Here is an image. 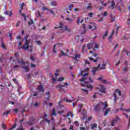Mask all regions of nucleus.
Returning <instances> with one entry per match:
<instances>
[{
    "instance_id": "nucleus-15",
    "label": "nucleus",
    "mask_w": 130,
    "mask_h": 130,
    "mask_svg": "<svg viewBox=\"0 0 130 130\" xmlns=\"http://www.w3.org/2000/svg\"><path fill=\"white\" fill-rule=\"evenodd\" d=\"M93 45L95 49H99V48H100V44L96 41L93 42Z\"/></svg>"
},
{
    "instance_id": "nucleus-62",
    "label": "nucleus",
    "mask_w": 130,
    "mask_h": 130,
    "mask_svg": "<svg viewBox=\"0 0 130 130\" xmlns=\"http://www.w3.org/2000/svg\"><path fill=\"white\" fill-rule=\"evenodd\" d=\"M79 128L80 130H85V128L84 127H80Z\"/></svg>"
},
{
    "instance_id": "nucleus-55",
    "label": "nucleus",
    "mask_w": 130,
    "mask_h": 130,
    "mask_svg": "<svg viewBox=\"0 0 130 130\" xmlns=\"http://www.w3.org/2000/svg\"><path fill=\"white\" fill-rule=\"evenodd\" d=\"M103 79V77L102 76H101L100 77L98 78V81H101Z\"/></svg>"
},
{
    "instance_id": "nucleus-52",
    "label": "nucleus",
    "mask_w": 130,
    "mask_h": 130,
    "mask_svg": "<svg viewBox=\"0 0 130 130\" xmlns=\"http://www.w3.org/2000/svg\"><path fill=\"white\" fill-rule=\"evenodd\" d=\"M127 67H125L123 69V72H127Z\"/></svg>"
},
{
    "instance_id": "nucleus-22",
    "label": "nucleus",
    "mask_w": 130,
    "mask_h": 130,
    "mask_svg": "<svg viewBox=\"0 0 130 130\" xmlns=\"http://www.w3.org/2000/svg\"><path fill=\"white\" fill-rule=\"evenodd\" d=\"M63 27V23L62 22H60L59 23V26H55L54 27V29H59V28H62Z\"/></svg>"
},
{
    "instance_id": "nucleus-7",
    "label": "nucleus",
    "mask_w": 130,
    "mask_h": 130,
    "mask_svg": "<svg viewBox=\"0 0 130 130\" xmlns=\"http://www.w3.org/2000/svg\"><path fill=\"white\" fill-rule=\"evenodd\" d=\"M106 62L104 61L102 66H101L100 64H99L97 66V68L98 70H105L106 69Z\"/></svg>"
},
{
    "instance_id": "nucleus-2",
    "label": "nucleus",
    "mask_w": 130,
    "mask_h": 130,
    "mask_svg": "<svg viewBox=\"0 0 130 130\" xmlns=\"http://www.w3.org/2000/svg\"><path fill=\"white\" fill-rule=\"evenodd\" d=\"M29 37V35H27L25 36L24 39L25 40V42L23 46H21L20 48L23 49V50H27V49H29V48H30L29 51L32 52L33 50V45H29V44H32V42H31V40H28V38Z\"/></svg>"
},
{
    "instance_id": "nucleus-45",
    "label": "nucleus",
    "mask_w": 130,
    "mask_h": 130,
    "mask_svg": "<svg viewBox=\"0 0 130 130\" xmlns=\"http://www.w3.org/2000/svg\"><path fill=\"white\" fill-rule=\"evenodd\" d=\"M85 64H90V62H89V60L85 59Z\"/></svg>"
},
{
    "instance_id": "nucleus-9",
    "label": "nucleus",
    "mask_w": 130,
    "mask_h": 130,
    "mask_svg": "<svg viewBox=\"0 0 130 130\" xmlns=\"http://www.w3.org/2000/svg\"><path fill=\"white\" fill-rule=\"evenodd\" d=\"M97 88L102 93H105V90H106V88L105 87L103 86V85H100Z\"/></svg>"
},
{
    "instance_id": "nucleus-30",
    "label": "nucleus",
    "mask_w": 130,
    "mask_h": 130,
    "mask_svg": "<svg viewBox=\"0 0 130 130\" xmlns=\"http://www.w3.org/2000/svg\"><path fill=\"white\" fill-rule=\"evenodd\" d=\"M113 33H114V31H112V34L110 36H109V38H108V40H109V41H111V39L113 38Z\"/></svg>"
},
{
    "instance_id": "nucleus-57",
    "label": "nucleus",
    "mask_w": 130,
    "mask_h": 130,
    "mask_svg": "<svg viewBox=\"0 0 130 130\" xmlns=\"http://www.w3.org/2000/svg\"><path fill=\"white\" fill-rule=\"evenodd\" d=\"M74 124H76V125L79 126V122L77 121L74 122Z\"/></svg>"
},
{
    "instance_id": "nucleus-48",
    "label": "nucleus",
    "mask_w": 130,
    "mask_h": 130,
    "mask_svg": "<svg viewBox=\"0 0 130 130\" xmlns=\"http://www.w3.org/2000/svg\"><path fill=\"white\" fill-rule=\"evenodd\" d=\"M35 43H37V44H38V45H40V44H41V42H40V41H35Z\"/></svg>"
},
{
    "instance_id": "nucleus-5",
    "label": "nucleus",
    "mask_w": 130,
    "mask_h": 130,
    "mask_svg": "<svg viewBox=\"0 0 130 130\" xmlns=\"http://www.w3.org/2000/svg\"><path fill=\"white\" fill-rule=\"evenodd\" d=\"M68 86H69V83L66 82L63 85L59 84L58 85H57L56 88H58L59 91H61V90H62V88H67Z\"/></svg>"
},
{
    "instance_id": "nucleus-26",
    "label": "nucleus",
    "mask_w": 130,
    "mask_h": 130,
    "mask_svg": "<svg viewBox=\"0 0 130 130\" xmlns=\"http://www.w3.org/2000/svg\"><path fill=\"white\" fill-rule=\"evenodd\" d=\"M66 20L68 22V23H72V22H73V19L71 17H68L66 18Z\"/></svg>"
},
{
    "instance_id": "nucleus-40",
    "label": "nucleus",
    "mask_w": 130,
    "mask_h": 130,
    "mask_svg": "<svg viewBox=\"0 0 130 130\" xmlns=\"http://www.w3.org/2000/svg\"><path fill=\"white\" fill-rule=\"evenodd\" d=\"M36 15L37 17H41V15L40 14V12L39 11H38L36 13Z\"/></svg>"
},
{
    "instance_id": "nucleus-64",
    "label": "nucleus",
    "mask_w": 130,
    "mask_h": 130,
    "mask_svg": "<svg viewBox=\"0 0 130 130\" xmlns=\"http://www.w3.org/2000/svg\"><path fill=\"white\" fill-rule=\"evenodd\" d=\"M114 130H120V129H119L118 127H114Z\"/></svg>"
},
{
    "instance_id": "nucleus-14",
    "label": "nucleus",
    "mask_w": 130,
    "mask_h": 130,
    "mask_svg": "<svg viewBox=\"0 0 130 130\" xmlns=\"http://www.w3.org/2000/svg\"><path fill=\"white\" fill-rule=\"evenodd\" d=\"M5 15H7L8 16H9V17H12L13 16V12H12V10L10 11H6L4 13Z\"/></svg>"
},
{
    "instance_id": "nucleus-35",
    "label": "nucleus",
    "mask_w": 130,
    "mask_h": 130,
    "mask_svg": "<svg viewBox=\"0 0 130 130\" xmlns=\"http://www.w3.org/2000/svg\"><path fill=\"white\" fill-rule=\"evenodd\" d=\"M111 7L112 8V10H113V8H114V1H113L111 2Z\"/></svg>"
},
{
    "instance_id": "nucleus-33",
    "label": "nucleus",
    "mask_w": 130,
    "mask_h": 130,
    "mask_svg": "<svg viewBox=\"0 0 130 130\" xmlns=\"http://www.w3.org/2000/svg\"><path fill=\"white\" fill-rule=\"evenodd\" d=\"M87 80V77H83V78L80 79L79 81L80 82H84V81H86Z\"/></svg>"
},
{
    "instance_id": "nucleus-32",
    "label": "nucleus",
    "mask_w": 130,
    "mask_h": 130,
    "mask_svg": "<svg viewBox=\"0 0 130 130\" xmlns=\"http://www.w3.org/2000/svg\"><path fill=\"white\" fill-rule=\"evenodd\" d=\"M82 115H83V116L87 117V112L86 111V110H84L83 113H82Z\"/></svg>"
},
{
    "instance_id": "nucleus-34",
    "label": "nucleus",
    "mask_w": 130,
    "mask_h": 130,
    "mask_svg": "<svg viewBox=\"0 0 130 130\" xmlns=\"http://www.w3.org/2000/svg\"><path fill=\"white\" fill-rule=\"evenodd\" d=\"M68 8L69 9V11H72V8H74V5L71 4L68 6Z\"/></svg>"
},
{
    "instance_id": "nucleus-29",
    "label": "nucleus",
    "mask_w": 130,
    "mask_h": 130,
    "mask_svg": "<svg viewBox=\"0 0 130 130\" xmlns=\"http://www.w3.org/2000/svg\"><path fill=\"white\" fill-rule=\"evenodd\" d=\"M63 101H66V102H68V103H70L71 102H72V101H74V100H68L66 98H63Z\"/></svg>"
},
{
    "instance_id": "nucleus-24",
    "label": "nucleus",
    "mask_w": 130,
    "mask_h": 130,
    "mask_svg": "<svg viewBox=\"0 0 130 130\" xmlns=\"http://www.w3.org/2000/svg\"><path fill=\"white\" fill-rule=\"evenodd\" d=\"M91 129H94L97 128V124L96 123H92L90 125Z\"/></svg>"
},
{
    "instance_id": "nucleus-19",
    "label": "nucleus",
    "mask_w": 130,
    "mask_h": 130,
    "mask_svg": "<svg viewBox=\"0 0 130 130\" xmlns=\"http://www.w3.org/2000/svg\"><path fill=\"white\" fill-rule=\"evenodd\" d=\"M62 31H66L67 32H71V30L70 29V28H68V26H65L62 29Z\"/></svg>"
},
{
    "instance_id": "nucleus-51",
    "label": "nucleus",
    "mask_w": 130,
    "mask_h": 130,
    "mask_svg": "<svg viewBox=\"0 0 130 130\" xmlns=\"http://www.w3.org/2000/svg\"><path fill=\"white\" fill-rule=\"evenodd\" d=\"M35 67H36V65H35V64H33V63L31 64V66H30L31 68H35Z\"/></svg>"
},
{
    "instance_id": "nucleus-10",
    "label": "nucleus",
    "mask_w": 130,
    "mask_h": 130,
    "mask_svg": "<svg viewBox=\"0 0 130 130\" xmlns=\"http://www.w3.org/2000/svg\"><path fill=\"white\" fill-rule=\"evenodd\" d=\"M113 95L114 96V101H115V100H116V96H117V95L120 96V95H121V92H120V91H119V90L117 89L114 93Z\"/></svg>"
},
{
    "instance_id": "nucleus-18",
    "label": "nucleus",
    "mask_w": 130,
    "mask_h": 130,
    "mask_svg": "<svg viewBox=\"0 0 130 130\" xmlns=\"http://www.w3.org/2000/svg\"><path fill=\"white\" fill-rule=\"evenodd\" d=\"M98 70V68L96 67H93L92 68V70H91V73L93 76H95L96 75V72Z\"/></svg>"
},
{
    "instance_id": "nucleus-27",
    "label": "nucleus",
    "mask_w": 130,
    "mask_h": 130,
    "mask_svg": "<svg viewBox=\"0 0 130 130\" xmlns=\"http://www.w3.org/2000/svg\"><path fill=\"white\" fill-rule=\"evenodd\" d=\"M58 46V44H56L54 46V47L53 48V52L54 53H56V50H55V48Z\"/></svg>"
},
{
    "instance_id": "nucleus-38",
    "label": "nucleus",
    "mask_w": 130,
    "mask_h": 130,
    "mask_svg": "<svg viewBox=\"0 0 130 130\" xmlns=\"http://www.w3.org/2000/svg\"><path fill=\"white\" fill-rule=\"evenodd\" d=\"M10 113H11V111H7L6 112V113L4 112V113H3V115H9Z\"/></svg>"
},
{
    "instance_id": "nucleus-12",
    "label": "nucleus",
    "mask_w": 130,
    "mask_h": 130,
    "mask_svg": "<svg viewBox=\"0 0 130 130\" xmlns=\"http://www.w3.org/2000/svg\"><path fill=\"white\" fill-rule=\"evenodd\" d=\"M118 120H119V117H116L115 119H114L111 122L112 126H114V125L117 122V121H118Z\"/></svg>"
},
{
    "instance_id": "nucleus-21",
    "label": "nucleus",
    "mask_w": 130,
    "mask_h": 130,
    "mask_svg": "<svg viewBox=\"0 0 130 130\" xmlns=\"http://www.w3.org/2000/svg\"><path fill=\"white\" fill-rule=\"evenodd\" d=\"M75 60H77V58H81V55L79 54H75V56L73 57Z\"/></svg>"
},
{
    "instance_id": "nucleus-46",
    "label": "nucleus",
    "mask_w": 130,
    "mask_h": 130,
    "mask_svg": "<svg viewBox=\"0 0 130 130\" xmlns=\"http://www.w3.org/2000/svg\"><path fill=\"white\" fill-rule=\"evenodd\" d=\"M16 126H17V124H14V125L11 128H10L9 129V130H12V129L15 128V127H16Z\"/></svg>"
},
{
    "instance_id": "nucleus-16",
    "label": "nucleus",
    "mask_w": 130,
    "mask_h": 130,
    "mask_svg": "<svg viewBox=\"0 0 130 130\" xmlns=\"http://www.w3.org/2000/svg\"><path fill=\"white\" fill-rule=\"evenodd\" d=\"M50 5L51 6V7H56L57 6V2L55 1H51L50 3Z\"/></svg>"
},
{
    "instance_id": "nucleus-56",
    "label": "nucleus",
    "mask_w": 130,
    "mask_h": 130,
    "mask_svg": "<svg viewBox=\"0 0 130 130\" xmlns=\"http://www.w3.org/2000/svg\"><path fill=\"white\" fill-rule=\"evenodd\" d=\"M13 81L14 82V83H16V84H18V81H17V79H13Z\"/></svg>"
},
{
    "instance_id": "nucleus-47",
    "label": "nucleus",
    "mask_w": 130,
    "mask_h": 130,
    "mask_svg": "<svg viewBox=\"0 0 130 130\" xmlns=\"http://www.w3.org/2000/svg\"><path fill=\"white\" fill-rule=\"evenodd\" d=\"M34 23V21L33 20H31L30 21L28 22L29 25H32Z\"/></svg>"
},
{
    "instance_id": "nucleus-25",
    "label": "nucleus",
    "mask_w": 130,
    "mask_h": 130,
    "mask_svg": "<svg viewBox=\"0 0 130 130\" xmlns=\"http://www.w3.org/2000/svg\"><path fill=\"white\" fill-rule=\"evenodd\" d=\"M94 80V77L90 76L89 77V81L90 83H93Z\"/></svg>"
},
{
    "instance_id": "nucleus-13",
    "label": "nucleus",
    "mask_w": 130,
    "mask_h": 130,
    "mask_svg": "<svg viewBox=\"0 0 130 130\" xmlns=\"http://www.w3.org/2000/svg\"><path fill=\"white\" fill-rule=\"evenodd\" d=\"M37 90L38 92H42V93L44 92V88H43V86H42L41 85H39L37 88Z\"/></svg>"
},
{
    "instance_id": "nucleus-43",
    "label": "nucleus",
    "mask_w": 130,
    "mask_h": 130,
    "mask_svg": "<svg viewBox=\"0 0 130 130\" xmlns=\"http://www.w3.org/2000/svg\"><path fill=\"white\" fill-rule=\"evenodd\" d=\"M1 46H2V47H3V48H4V49H5V48H6V45H5V44H4V42H2Z\"/></svg>"
},
{
    "instance_id": "nucleus-6",
    "label": "nucleus",
    "mask_w": 130,
    "mask_h": 130,
    "mask_svg": "<svg viewBox=\"0 0 130 130\" xmlns=\"http://www.w3.org/2000/svg\"><path fill=\"white\" fill-rule=\"evenodd\" d=\"M88 28L91 30H96L97 29V24L94 22H90V24L88 25Z\"/></svg>"
},
{
    "instance_id": "nucleus-8",
    "label": "nucleus",
    "mask_w": 130,
    "mask_h": 130,
    "mask_svg": "<svg viewBox=\"0 0 130 130\" xmlns=\"http://www.w3.org/2000/svg\"><path fill=\"white\" fill-rule=\"evenodd\" d=\"M52 82L53 83H56L57 81V82H62V81H63L64 80V77H60L58 78L57 79H55L53 78V76H52Z\"/></svg>"
},
{
    "instance_id": "nucleus-31",
    "label": "nucleus",
    "mask_w": 130,
    "mask_h": 130,
    "mask_svg": "<svg viewBox=\"0 0 130 130\" xmlns=\"http://www.w3.org/2000/svg\"><path fill=\"white\" fill-rule=\"evenodd\" d=\"M71 116V117H74V115L73 114V113H72V112H68V114L67 115V117Z\"/></svg>"
},
{
    "instance_id": "nucleus-54",
    "label": "nucleus",
    "mask_w": 130,
    "mask_h": 130,
    "mask_svg": "<svg viewBox=\"0 0 130 130\" xmlns=\"http://www.w3.org/2000/svg\"><path fill=\"white\" fill-rule=\"evenodd\" d=\"M37 76H38V72H36L34 73V74L33 75L34 77H37Z\"/></svg>"
},
{
    "instance_id": "nucleus-61",
    "label": "nucleus",
    "mask_w": 130,
    "mask_h": 130,
    "mask_svg": "<svg viewBox=\"0 0 130 130\" xmlns=\"http://www.w3.org/2000/svg\"><path fill=\"white\" fill-rule=\"evenodd\" d=\"M87 120L88 121H90V120H92V117H89Z\"/></svg>"
},
{
    "instance_id": "nucleus-28",
    "label": "nucleus",
    "mask_w": 130,
    "mask_h": 130,
    "mask_svg": "<svg viewBox=\"0 0 130 130\" xmlns=\"http://www.w3.org/2000/svg\"><path fill=\"white\" fill-rule=\"evenodd\" d=\"M110 17L112 22H114V21H115V16H114L113 15H112V14H111Z\"/></svg>"
},
{
    "instance_id": "nucleus-17",
    "label": "nucleus",
    "mask_w": 130,
    "mask_h": 130,
    "mask_svg": "<svg viewBox=\"0 0 130 130\" xmlns=\"http://www.w3.org/2000/svg\"><path fill=\"white\" fill-rule=\"evenodd\" d=\"M55 116L56 115V112L55 111V109L54 108L52 109V112L51 113V116H52V119L53 120V117L52 116Z\"/></svg>"
},
{
    "instance_id": "nucleus-42",
    "label": "nucleus",
    "mask_w": 130,
    "mask_h": 130,
    "mask_svg": "<svg viewBox=\"0 0 130 130\" xmlns=\"http://www.w3.org/2000/svg\"><path fill=\"white\" fill-rule=\"evenodd\" d=\"M102 16H103V17H106V16H107L108 14L107 12H105L103 13H102Z\"/></svg>"
},
{
    "instance_id": "nucleus-53",
    "label": "nucleus",
    "mask_w": 130,
    "mask_h": 130,
    "mask_svg": "<svg viewBox=\"0 0 130 130\" xmlns=\"http://www.w3.org/2000/svg\"><path fill=\"white\" fill-rule=\"evenodd\" d=\"M80 11V8H75L74 9V11L75 12H79Z\"/></svg>"
},
{
    "instance_id": "nucleus-39",
    "label": "nucleus",
    "mask_w": 130,
    "mask_h": 130,
    "mask_svg": "<svg viewBox=\"0 0 130 130\" xmlns=\"http://www.w3.org/2000/svg\"><path fill=\"white\" fill-rule=\"evenodd\" d=\"M87 9V10H91V9H92V7H91V3L88 4Z\"/></svg>"
},
{
    "instance_id": "nucleus-11",
    "label": "nucleus",
    "mask_w": 130,
    "mask_h": 130,
    "mask_svg": "<svg viewBox=\"0 0 130 130\" xmlns=\"http://www.w3.org/2000/svg\"><path fill=\"white\" fill-rule=\"evenodd\" d=\"M87 47L89 50L92 49V48H94V43H89L87 44Z\"/></svg>"
},
{
    "instance_id": "nucleus-49",
    "label": "nucleus",
    "mask_w": 130,
    "mask_h": 130,
    "mask_svg": "<svg viewBox=\"0 0 130 130\" xmlns=\"http://www.w3.org/2000/svg\"><path fill=\"white\" fill-rule=\"evenodd\" d=\"M2 127L4 129H6V126L4 123H2Z\"/></svg>"
},
{
    "instance_id": "nucleus-60",
    "label": "nucleus",
    "mask_w": 130,
    "mask_h": 130,
    "mask_svg": "<svg viewBox=\"0 0 130 130\" xmlns=\"http://www.w3.org/2000/svg\"><path fill=\"white\" fill-rule=\"evenodd\" d=\"M20 21L17 22L16 24V27H19V26L20 25Z\"/></svg>"
},
{
    "instance_id": "nucleus-41",
    "label": "nucleus",
    "mask_w": 130,
    "mask_h": 130,
    "mask_svg": "<svg viewBox=\"0 0 130 130\" xmlns=\"http://www.w3.org/2000/svg\"><path fill=\"white\" fill-rule=\"evenodd\" d=\"M58 70L56 71V72L54 73L55 77H58Z\"/></svg>"
},
{
    "instance_id": "nucleus-4",
    "label": "nucleus",
    "mask_w": 130,
    "mask_h": 130,
    "mask_svg": "<svg viewBox=\"0 0 130 130\" xmlns=\"http://www.w3.org/2000/svg\"><path fill=\"white\" fill-rule=\"evenodd\" d=\"M80 85H81V86H83V87H87L88 89H89L90 91H92V90H93L94 88V87H93V85L90 84H87V82H85L84 84L83 83H81Z\"/></svg>"
},
{
    "instance_id": "nucleus-59",
    "label": "nucleus",
    "mask_w": 130,
    "mask_h": 130,
    "mask_svg": "<svg viewBox=\"0 0 130 130\" xmlns=\"http://www.w3.org/2000/svg\"><path fill=\"white\" fill-rule=\"evenodd\" d=\"M88 75H89V74H88V73H85L84 74H83L82 75V77H86L87 76H88Z\"/></svg>"
},
{
    "instance_id": "nucleus-3",
    "label": "nucleus",
    "mask_w": 130,
    "mask_h": 130,
    "mask_svg": "<svg viewBox=\"0 0 130 130\" xmlns=\"http://www.w3.org/2000/svg\"><path fill=\"white\" fill-rule=\"evenodd\" d=\"M17 60L18 62L19 63V64L21 66V67H22V69H23V70H25V71L26 72H29V67H28V66H25V62H24V61H23V60L20 59H17Z\"/></svg>"
},
{
    "instance_id": "nucleus-37",
    "label": "nucleus",
    "mask_w": 130,
    "mask_h": 130,
    "mask_svg": "<svg viewBox=\"0 0 130 130\" xmlns=\"http://www.w3.org/2000/svg\"><path fill=\"white\" fill-rule=\"evenodd\" d=\"M60 54L61 55H63L65 56L66 55H67V53H64L63 51H60Z\"/></svg>"
},
{
    "instance_id": "nucleus-50",
    "label": "nucleus",
    "mask_w": 130,
    "mask_h": 130,
    "mask_svg": "<svg viewBox=\"0 0 130 130\" xmlns=\"http://www.w3.org/2000/svg\"><path fill=\"white\" fill-rule=\"evenodd\" d=\"M88 17H90V18H92V17H93V13H92L91 12L88 13Z\"/></svg>"
},
{
    "instance_id": "nucleus-36",
    "label": "nucleus",
    "mask_w": 130,
    "mask_h": 130,
    "mask_svg": "<svg viewBox=\"0 0 130 130\" xmlns=\"http://www.w3.org/2000/svg\"><path fill=\"white\" fill-rule=\"evenodd\" d=\"M120 110H123L124 111H126V112H130V108L126 110L120 108Z\"/></svg>"
},
{
    "instance_id": "nucleus-58",
    "label": "nucleus",
    "mask_w": 130,
    "mask_h": 130,
    "mask_svg": "<svg viewBox=\"0 0 130 130\" xmlns=\"http://www.w3.org/2000/svg\"><path fill=\"white\" fill-rule=\"evenodd\" d=\"M103 124L104 125V126H105L106 125V121L105 120L103 122Z\"/></svg>"
},
{
    "instance_id": "nucleus-44",
    "label": "nucleus",
    "mask_w": 130,
    "mask_h": 130,
    "mask_svg": "<svg viewBox=\"0 0 130 130\" xmlns=\"http://www.w3.org/2000/svg\"><path fill=\"white\" fill-rule=\"evenodd\" d=\"M58 114H62V113H64V110H61L58 112Z\"/></svg>"
},
{
    "instance_id": "nucleus-23",
    "label": "nucleus",
    "mask_w": 130,
    "mask_h": 130,
    "mask_svg": "<svg viewBox=\"0 0 130 130\" xmlns=\"http://www.w3.org/2000/svg\"><path fill=\"white\" fill-rule=\"evenodd\" d=\"M83 22H84V19L78 18L77 21V24H79L80 23H83Z\"/></svg>"
},
{
    "instance_id": "nucleus-63",
    "label": "nucleus",
    "mask_w": 130,
    "mask_h": 130,
    "mask_svg": "<svg viewBox=\"0 0 130 130\" xmlns=\"http://www.w3.org/2000/svg\"><path fill=\"white\" fill-rule=\"evenodd\" d=\"M70 129L74 130V126L73 125L70 126Z\"/></svg>"
},
{
    "instance_id": "nucleus-1",
    "label": "nucleus",
    "mask_w": 130,
    "mask_h": 130,
    "mask_svg": "<svg viewBox=\"0 0 130 130\" xmlns=\"http://www.w3.org/2000/svg\"><path fill=\"white\" fill-rule=\"evenodd\" d=\"M108 107V105L105 102L104 103L101 102L98 104L94 106V110H97V109H103V110H105L104 115L105 116H107L108 115V112H110V109L107 108Z\"/></svg>"
},
{
    "instance_id": "nucleus-20",
    "label": "nucleus",
    "mask_w": 130,
    "mask_h": 130,
    "mask_svg": "<svg viewBox=\"0 0 130 130\" xmlns=\"http://www.w3.org/2000/svg\"><path fill=\"white\" fill-rule=\"evenodd\" d=\"M81 92L83 93V94H85L87 95V94L89 93V90L85 88H81Z\"/></svg>"
}]
</instances>
